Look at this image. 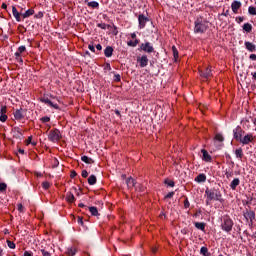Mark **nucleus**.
I'll return each instance as SVG.
<instances>
[{"label":"nucleus","instance_id":"obj_45","mask_svg":"<svg viewBox=\"0 0 256 256\" xmlns=\"http://www.w3.org/2000/svg\"><path fill=\"white\" fill-rule=\"evenodd\" d=\"M174 196H175V192H169L168 194H166L165 200H167L168 198H174Z\"/></svg>","mask_w":256,"mask_h":256},{"label":"nucleus","instance_id":"obj_28","mask_svg":"<svg viewBox=\"0 0 256 256\" xmlns=\"http://www.w3.org/2000/svg\"><path fill=\"white\" fill-rule=\"evenodd\" d=\"M89 211H90L91 215H93L94 217H97V215H99V211L97 210V207H95V206L89 207Z\"/></svg>","mask_w":256,"mask_h":256},{"label":"nucleus","instance_id":"obj_31","mask_svg":"<svg viewBox=\"0 0 256 256\" xmlns=\"http://www.w3.org/2000/svg\"><path fill=\"white\" fill-rule=\"evenodd\" d=\"M14 117H15V119H18V120L23 119V112H21V110H16L14 112Z\"/></svg>","mask_w":256,"mask_h":256},{"label":"nucleus","instance_id":"obj_22","mask_svg":"<svg viewBox=\"0 0 256 256\" xmlns=\"http://www.w3.org/2000/svg\"><path fill=\"white\" fill-rule=\"evenodd\" d=\"M66 201H68V203H73L75 201V195H73L72 192H68L66 194Z\"/></svg>","mask_w":256,"mask_h":256},{"label":"nucleus","instance_id":"obj_1","mask_svg":"<svg viewBox=\"0 0 256 256\" xmlns=\"http://www.w3.org/2000/svg\"><path fill=\"white\" fill-rule=\"evenodd\" d=\"M205 195L207 196L206 204L209 205V202L213 200L217 202H223V195L219 188H206Z\"/></svg>","mask_w":256,"mask_h":256},{"label":"nucleus","instance_id":"obj_48","mask_svg":"<svg viewBox=\"0 0 256 256\" xmlns=\"http://www.w3.org/2000/svg\"><path fill=\"white\" fill-rule=\"evenodd\" d=\"M41 121H42V123H49V121H51V118H49L48 116L42 117Z\"/></svg>","mask_w":256,"mask_h":256},{"label":"nucleus","instance_id":"obj_2","mask_svg":"<svg viewBox=\"0 0 256 256\" xmlns=\"http://www.w3.org/2000/svg\"><path fill=\"white\" fill-rule=\"evenodd\" d=\"M208 27H209V22L207 20L197 17L194 25L195 33H205Z\"/></svg>","mask_w":256,"mask_h":256},{"label":"nucleus","instance_id":"obj_24","mask_svg":"<svg viewBox=\"0 0 256 256\" xmlns=\"http://www.w3.org/2000/svg\"><path fill=\"white\" fill-rule=\"evenodd\" d=\"M88 7H91V9H99V2L97 1H90L87 3Z\"/></svg>","mask_w":256,"mask_h":256},{"label":"nucleus","instance_id":"obj_60","mask_svg":"<svg viewBox=\"0 0 256 256\" xmlns=\"http://www.w3.org/2000/svg\"><path fill=\"white\" fill-rule=\"evenodd\" d=\"M70 177L73 179L75 177H77V172L75 171H72L71 174H70Z\"/></svg>","mask_w":256,"mask_h":256},{"label":"nucleus","instance_id":"obj_63","mask_svg":"<svg viewBox=\"0 0 256 256\" xmlns=\"http://www.w3.org/2000/svg\"><path fill=\"white\" fill-rule=\"evenodd\" d=\"M18 210L22 213V211H23V204H18Z\"/></svg>","mask_w":256,"mask_h":256},{"label":"nucleus","instance_id":"obj_41","mask_svg":"<svg viewBox=\"0 0 256 256\" xmlns=\"http://www.w3.org/2000/svg\"><path fill=\"white\" fill-rule=\"evenodd\" d=\"M191 204L189 202V198L186 197L185 200H184V208H190Z\"/></svg>","mask_w":256,"mask_h":256},{"label":"nucleus","instance_id":"obj_44","mask_svg":"<svg viewBox=\"0 0 256 256\" xmlns=\"http://www.w3.org/2000/svg\"><path fill=\"white\" fill-rule=\"evenodd\" d=\"M0 113H1V115H6V113H7V106H2L1 109H0Z\"/></svg>","mask_w":256,"mask_h":256},{"label":"nucleus","instance_id":"obj_14","mask_svg":"<svg viewBox=\"0 0 256 256\" xmlns=\"http://www.w3.org/2000/svg\"><path fill=\"white\" fill-rule=\"evenodd\" d=\"M12 14H13V17H15L16 21L18 23H20V21H21V13H19L17 11V8L15 6L12 7Z\"/></svg>","mask_w":256,"mask_h":256},{"label":"nucleus","instance_id":"obj_35","mask_svg":"<svg viewBox=\"0 0 256 256\" xmlns=\"http://www.w3.org/2000/svg\"><path fill=\"white\" fill-rule=\"evenodd\" d=\"M248 11H249L250 15H256V7H254L253 5H250L248 7Z\"/></svg>","mask_w":256,"mask_h":256},{"label":"nucleus","instance_id":"obj_9","mask_svg":"<svg viewBox=\"0 0 256 256\" xmlns=\"http://www.w3.org/2000/svg\"><path fill=\"white\" fill-rule=\"evenodd\" d=\"M137 62L139 63L140 67H147L149 59L147 55H141L137 57Z\"/></svg>","mask_w":256,"mask_h":256},{"label":"nucleus","instance_id":"obj_64","mask_svg":"<svg viewBox=\"0 0 256 256\" xmlns=\"http://www.w3.org/2000/svg\"><path fill=\"white\" fill-rule=\"evenodd\" d=\"M36 17H37L38 19H41V17H43V12H39V13L36 15Z\"/></svg>","mask_w":256,"mask_h":256},{"label":"nucleus","instance_id":"obj_30","mask_svg":"<svg viewBox=\"0 0 256 256\" xmlns=\"http://www.w3.org/2000/svg\"><path fill=\"white\" fill-rule=\"evenodd\" d=\"M200 254H203V256H209V249L207 246H202L200 248Z\"/></svg>","mask_w":256,"mask_h":256},{"label":"nucleus","instance_id":"obj_62","mask_svg":"<svg viewBox=\"0 0 256 256\" xmlns=\"http://www.w3.org/2000/svg\"><path fill=\"white\" fill-rule=\"evenodd\" d=\"M229 13H230V9H226V11H224L222 13V15H225L227 17L229 15Z\"/></svg>","mask_w":256,"mask_h":256},{"label":"nucleus","instance_id":"obj_54","mask_svg":"<svg viewBox=\"0 0 256 256\" xmlns=\"http://www.w3.org/2000/svg\"><path fill=\"white\" fill-rule=\"evenodd\" d=\"M25 51H26L25 46H19L18 52H20V53H25Z\"/></svg>","mask_w":256,"mask_h":256},{"label":"nucleus","instance_id":"obj_57","mask_svg":"<svg viewBox=\"0 0 256 256\" xmlns=\"http://www.w3.org/2000/svg\"><path fill=\"white\" fill-rule=\"evenodd\" d=\"M89 176V172H87V170H83L82 171V177H88Z\"/></svg>","mask_w":256,"mask_h":256},{"label":"nucleus","instance_id":"obj_6","mask_svg":"<svg viewBox=\"0 0 256 256\" xmlns=\"http://www.w3.org/2000/svg\"><path fill=\"white\" fill-rule=\"evenodd\" d=\"M138 21L140 29H143L146 27V23L147 21H150V19L144 13H140V15H138Z\"/></svg>","mask_w":256,"mask_h":256},{"label":"nucleus","instance_id":"obj_4","mask_svg":"<svg viewBox=\"0 0 256 256\" xmlns=\"http://www.w3.org/2000/svg\"><path fill=\"white\" fill-rule=\"evenodd\" d=\"M62 135L61 131L59 129L51 130L48 134V139L52 143H58V141H61Z\"/></svg>","mask_w":256,"mask_h":256},{"label":"nucleus","instance_id":"obj_51","mask_svg":"<svg viewBox=\"0 0 256 256\" xmlns=\"http://www.w3.org/2000/svg\"><path fill=\"white\" fill-rule=\"evenodd\" d=\"M201 214H203L202 210H196L194 216H195V218H199V216H201Z\"/></svg>","mask_w":256,"mask_h":256},{"label":"nucleus","instance_id":"obj_59","mask_svg":"<svg viewBox=\"0 0 256 256\" xmlns=\"http://www.w3.org/2000/svg\"><path fill=\"white\" fill-rule=\"evenodd\" d=\"M32 139H33V137H32V136H29L28 139L26 140V144H27V145H30V143H32V142H31Z\"/></svg>","mask_w":256,"mask_h":256},{"label":"nucleus","instance_id":"obj_61","mask_svg":"<svg viewBox=\"0 0 256 256\" xmlns=\"http://www.w3.org/2000/svg\"><path fill=\"white\" fill-rule=\"evenodd\" d=\"M249 58L253 59V60H256V53H251Z\"/></svg>","mask_w":256,"mask_h":256},{"label":"nucleus","instance_id":"obj_38","mask_svg":"<svg viewBox=\"0 0 256 256\" xmlns=\"http://www.w3.org/2000/svg\"><path fill=\"white\" fill-rule=\"evenodd\" d=\"M215 140H218V142H224L225 138L222 134H216Z\"/></svg>","mask_w":256,"mask_h":256},{"label":"nucleus","instance_id":"obj_12","mask_svg":"<svg viewBox=\"0 0 256 256\" xmlns=\"http://www.w3.org/2000/svg\"><path fill=\"white\" fill-rule=\"evenodd\" d=\"M253 134H246V136L242 137L241 144L247 145L250 144V142H253Z\"/></svg>","mask_w":256,"mask_h":256},{"label":"nucleus","instance_id":"obj_33","mask_svg":"<svg viewBox=\"0 0 256 256\" xmlns=\"http://www.w3.org/2000/svg\"><path fill=\"white\" fill-rule=\"evenodd\" d=\"M45 103H46L47 105H50V107H53L54 109H59V105L53 104V102H52L51 100H49V99H46V100H45Z\"/></svg>","mask_w":256,"mask_h":256},{"label":"nucleus","instance_id":"obj_27","mask_svg":"<svg viewBox=\"0 0 256 256\" xmlns=\"http://www.w3.org/2000/svg\"><path fill=\"white\" fill-rule=\"evenodd\" d=\"M81 160L84 162V163H87V165H91L93 163H95L91 158H89L88 156H82L81 157Z\"/></svg>","mask_w":256,"mask_h":256},{"label":"nucleus","instance_id":"obj_20","mask_svg":"<svg viewBox=\"0 0 256 256\" xmlns=\"http://www.w3.org/2000/svg\"><path fill=\"white\" fill-rule=\"evenodd\" d=\"M206 180H207L206 174H199V175L195 178V182H198V183L206 182Z\"/></svg>","mask_w":256,"mask_h":256},{"label":"nucleus","instance_id":"obj_21","mask_svg":"<svg viewBox=\"0 0 256 256\" xmlns=\"http://www.w3.org/2000/svg\"><path fill=\"white\" fill-rule=\"evenodd\" d=\"M235 156H236V158H238V160H242V158L244 156V152H243L242 148H237V150H235Z\"/></svg>","mask_w":256,"mask_h":256},{"label":"nucleus","instance_id":"obj_10","mask_svg":"<svg viewBox=\"0 0 256 256\" xmlns=\"http://www.w3.org/2000/svg\"><path fill=\"white\" fill-rule=\"evenodd\" d=\"M242 7V3L241 1L238 0H234L231 3V9L233 11V13H238L239 9Z\"/></svg>","mask_w":256,"mask_h":256},{"label":"nucleus","instance_id":"obj_3","mask_svg":"<svg viewBox=\"0 0 256 256\" xmlns=\"http://www.w3.org/2000/svg\"><path fill=\"white\" fill-rule=\"evenodd\" d=\"M234 226V222L230 216H224L222 219L221 228L224 232H232V228Z\"/></svg>","mask_w":256,"mask_h":256},{"label":"nucleus","instance_id":"obj_42","mask_svg":"<svg viewBox=\"0 0 256 256\" xmlns=\"http://www.w3.org/2000/svg\"><path fill=\"white\" fill-rule=\"evenodd\" d=\"M253 200H254V198H253V196H251V198H249L246 202L243 201V204L244 205L246 204L247 206H251Z\"/></svg>","mask_w":256,"mask_h":256},{"label":"nucleus","instance_id":"obj_25","mask_svg":"<svg viewBox=\"0 0 256 256\" xmlns=\"http://www.w3.org/2000/svg\"><path fill=\"white\" fill-rule=\"evenodd\" d=\"M172 51H173L174 60H175V61H178V58H179V51H178L176 45H173V46H172Z\"/></svg>","mask_w":256,"mask_h":256},{"label":"nucleus","instance_id":"obj_46","mask_svg":"<svg viewBox=\"0 0 256 256\" xmlns=\"http://www.w3.org/2000/svg\"><path fill=\"white\" fill-rule=\"evenodd\" d=\"M40 251H41L43 256H51V253H49V251H47L45 249H41Z\"/></svg>","mask_w":256,"mask_h":256},{"label":"nucleus","instance_id":"obj_58","mask_svg":"<svg viewBox=\"0 0 256 256\" xmlns=\"http://www.w3.org/2000/svg\"><path fill=\"white\" fill-rule=\"evenodd\" d=\"M88 49H90L91 51H92V53H95V46H93V45H89L88 46Z\"/></svg>","mask_w":256,"mask_h":256},{"label":"nucleus","instance_id":"obj_32","mask_svg":"<svg viewBox=\"0 0 256 256\" xmlns=\"http://www.w3.org/2000/svg\"><path fill=\"white\" fill-rule=\"evenodd\" d=\"M132 184V188H134V190L138 189V184L136 182V180L134 178H132V176H130V186Z\"/></svg>","mask_w":256,"mask_h":256},{"label":"nucleus","instance_id":"obj_55","mask_svg":"<svg viewBox=\"0 0 256 256\" xmlns=\"http://www.w3.org/2000/svg\"><path fill=\"white\" fill-rule=\"evenodd\" d=\"M98 27H99L100 29H107V24H105V23H100V24H98Z\"/></svg>","mask_w":256,"mask_h":256},{"label":"nucleus","instance_id":"obj_52","mask_svg":"<svg viewBox=\"0 0 256 256\" xmlns=\"http://www.w3.org/2000/svg\"><path fill=\"white\" fill-rule=\"evenodd\" d=\"M105 72L107 73V71H111V64L107 63L104 67Z\"/></svg>","mask_w":256,"mask_h":256},{"label":"nucleus","instance_id":"obj_19","mask_svg":"<svg viewBox=\"0 0 256 256\" xmlns=\"http://www.w3.org/2000/svg\"><path fill=\"white\" fill-rule=\"evenodd\" d=\"M105 57H112L113 56V47L107 46L104 50Z\"/></svg>","mask_w":256,"mask_h":256},{"label":"nucleus","instance_id":"obj_26","mask_svg":"<svg viewBox=\"0 0 256 256\" xmlns=\"http://www.w3.org/2000/svg\"><path fill=\"white\" fill-rule=\"evenodd\" d=\"M243 29L244 31H247V33H250L253 29V25L251 23H244Z\"/></svg>","mask_w":256,"mask_h":256},{"label":"nucleus","instance_id":"obj_49","mask_svg":"<svg viewBox=\"0 0 256 256\" xmlns=\"http://www.w3.org/2000/svg\"><path fill=\"white\" fill-rule=\"evenodd\" d=\"M225 176H226V178H232V176H233V172H230L229 170H226V172H225Z\"/></svg>","mask_w":256,"mask_h":256},{"label":"nucleus","instance_id":"obj_11","mask_svg":"<svg viewBox=\"0 0 256 256\" xmlns=\"http://www.w3.org/2000/svg\"><path fill=\"white\" fill-rule=\"evenodd\" d=\"M201 153H202V160H204L205 162H212L213 158H212L211 154H209V152H207V150L202 149Z\"/></svg>","mask_w":256,"mask_h":256},{"label":"nucleus","instance_id":"obj_29","mask_svg":"<svg viewBox=\"0 0 256 256\" xmlns=\"http://www.w3.org/2000/svg\"><path fill=\"white\" fill-rule=\"evenodd\" d=\"M88 183L89 185H95V183H97V177L95 175L89 176Z\"/></svg>","mask_w":256,"mask_h":256},{"label":"nucleus","instance_id":"obj_50","mask_svg":"<svg viewBox=\"0 0 256 256\" xmlns=\"http://www.w3.org/2000/svg\"><path fill=\"white\" fill-rule=\"evenodd\" d=\"M7 189V184L0 183V191H5Z\"/></svg>","mask_w":256,"mask_h":256},{"label":"nucleus","instance_id":"obj_47","mask_svg":"<svg viewBox=\"0 0 256 256\" xmlns=\"http://www.w3.org/2000/svg\"><path fill=\"white\" fill-rule=\"evenodd\" d=\"M42 187H43V189H49V187H51V184H49V182H43L42 183Z\"/></svg>","mask_w":256,"mask_h":256},{"label":"nucleus","instance_id":"obj_40","mask_svg":"<svg viewBox=\"0 0 256 256\" xmlns=\"http://www.w3.org/2000/svg\"><path fill=\"white\" fill-rule=\"evenodd\" d=\"M7 245L9 247V249H15V244L13 241L11 240H7Z\"/></svg>","mask_w":256,"mask_h":256},{"label":"nucleus","instance_id":"obj_53","mask_svg":"<svg viewBox=\"0 0 256 256\" xmlns=\"http://www.w3.org/2000/svg\"><path fill=\"white\" fill-rule=\"evenodd\" d=\"M242 21H244V16L236 17V22L237 23H242Z\"/></svg>","mask_w":256,"mask_h":256},{"label":"nucleus","instance_id":"obj_7","mask_svg":"<svg viewBox=\"0 0 256 256\" xmlns=\"http://www.w3.org/2000/svg\"><path fill=\"white\" fill-rule=\"evenodd\" d=\"M244 218H246V220H250L251 224H253L256 218L254 210H248V208H246V212H244Z\"/></svg>","mask_w":256,"mask_h":256},{"label":"nucleus","instance_id":"obj_13","mask_svg":"<svg viewBox=\"0 0 256 256\" xmlns=\"http://www.w3.org/2000/svg\"><path fill=\"white\" fill-rule=\"evenodd\" d=\"M131 37L132 39L130 40V46L132 45L133 47H136V45L140 43V39H137V35L135 32L131 33Z\"/></svg>","mask_w":256,"mask_h":256},{"label":"nucleus","instance_id":"obj_15","mask_svg":"<svg viewBox=\"0 0 256 256\" xmlns=\"http://www.w3.org/2000/svg\"><path fill=\"white\" fill-rule=\"evenodd\" d=\"M245 47L248 51H256V45L252 41H245Z\"/></svg>","mask_w":256,"mask_h":256},{"label":"nucleus","instance_id":"obj_5","mask_svg":"<svg viewBox=\"0 0 256 256\" xmlns=\"http://www.w3.org/2000/svg\"><path fill=\"white\" fill-rule=\"evenodd\" d=\"M243 134H244V132H243L241 126H237V128H234V130H233V139L237 140L238 142H240L242 144Z\"/></svg>","mask_w":256,"mask_h":256},{"label":"nucleus","instance_id":"obj_16","mask_svg":"<svg viewBox=\"0 0 256 256\" xmlns=\"http://www.w3.org/2000/svg\"><path fill=\"white\" fill-rule=\"evenodd\" d=\"M200 75L202 77H205V79H207V77H211L212 75L211 68H205L204 70H201Z\"/></svg>","mask_w":256,"mask_h":256},{"label":"nucleus","instance_id":"obj_56","mask_svg":"<svg viewBox=\"0 0 256 256\" xmlns=\"http://www.w3.org/2000/svg\"><path fill=\"white\" fill-rule=\"evenodd\" d=\"M23 256H33V252L31 251H25Z\"/></svg>","mask_w":256,"mask_h":256},{"label":"nucleus","instance_id":"obj_39","mask_svg":"<svg viewBox=\"0 0 256 256\" xmlns=\"http://www.w3.org/2000/svg\"><path fill=\"white\" fill-rule=\"evenodd\" d=\"M15 57L17 61H19L20 63H23V59L21 58V52L19 51L15 52Z\"/></svg>","mask_w":256,"mask_h":256},{"label":"nucleus","instance_id":"obj_8","mask_svg":"<svg viewBox=\"0 0 256 256\" xmlns=\"http://www.w3.org/2000/svg\"><path fill=\"white\" fill-rule=\"evenodd\" d=\"M140 48L147 53H152L154 51V46L151 45L150 41H146V43H141Z\"/></svg>","mask_w":256,"mask_h":256},{"label":"nucleus","instance_id":"obj_43","mask_svg":"<svg viewBox=\"0 0 256 256\" xmlns=\"http://www.w3.org/2000/svg\"><path fill=\"white\" fill-rule=\"evenodd\" d=\"M0 121H1L2 123H5V121H7V114H1V115H0Z\"/></svg>","mask_w":256,"mask_h":256},{"label":"nucleus","instance_id":"obj_23","mask_svg":"<svg viewBox=\"0 0 256 256\" xmlns=\"http://www.w3.org/2000/svg\"><path fill=\"white\" fill-rule=\"evenodd\" d=\"M35 14V10L33 9H28L25 11L24 14H22L23 18L24 19H27L28 17H31V15H34Z\"/></svg>","mask_w":256,"mask_h":256},{"label":"nucleus","instance_id":"obj_37","mask_svg":"<svg viewBox=\"0 0 256 256\" xmlns=\"http://www.w3.org/2000/svg\"><path fill=\"white\" fill-rule=\"evenodd\" d=\"M241 124H243L244 128H247L249 130L250 128V120H242Z\"/></svg>","mask_w":256,"mask_h":256},{"label":"nucleus","instance_id":"obj_36","mask_svg":"<svg viewBox=\"0 0 256 256\" xmlns=\"http://www.w3.org/2000/svg\"><path fill=\"white\" fill-rule=\"evenodd\" d=\"M75 253H77V250H76L75 248H68V249H67V254H68L69 256H74Z\"/></svg>","mask_w":256,"mask_h":256},{"label":"nucleus","instance_id":"obj_17","mask_svg":"<svg viewBox=\"0 0 256 256\" xmlns=\"http://www.w3.org/2000/svg\"><path fill=\"white\" fill-rule=\"evenodd\" d=\"M194 226L198 230H201L202 232H205V228H206L205 222H194Z\"/></svg>","mask_w":256,"mask_h":256},{"label":"nucleus","instance_id":"obj_34","mask_svg":"<svg viewBox=\"0 0 256 256\" xmlns=\"http://www.w3.org/2000/svg\"><path fill=\"white\" fill-rule=\"evenodd\" d=\"M164 183L167 184V186H170L171 188H174V186H175L174 180L166 179V180H164Z\"/></svg>","mask_w":256,"mask_h":256},{"label":"nucleus","instance_id":"obj_18","mask_svg":"<svg viewBox=\"0 0 256 256\" xmlns=\"http://www.w3.org/2000/svg\"><path fill=\"white\" fill-rule=\"evenodd\" d=\"M240 184V178H234L230 183L231 190H236L237 186Z\"/></svg>","mask_w":256,"mask_h":256}]
</instances>
